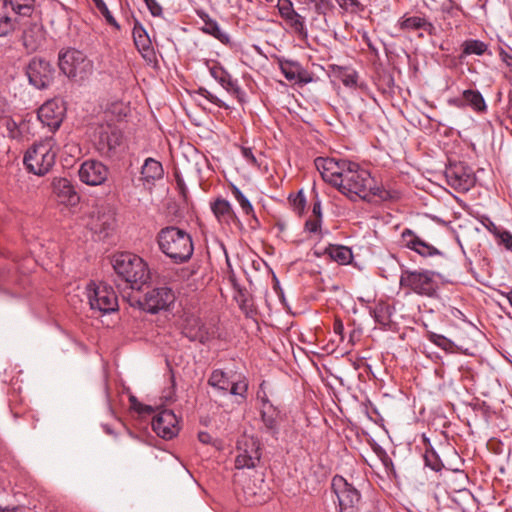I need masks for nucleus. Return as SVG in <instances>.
<instances>
[{
	"mask_svg": "<svg viewBox=\"0 0 512 512\" xmlns=\"http://www.w3.org/2000/svg\"><path fill=\"white\" fill-rule=\"evenodd\" d=\"M315 166L325 182L352 201L368 200L372 196L382 197L383 190L371 173L356 162L318 157Z\"/></svg>",
	"mask_w": 512,
	"mask_h": 512,
	"instance_id": "obj_1",
	"label": "nucleus"
},
{
	"mask_svg": "<svg viewBox=\"0 0 512 512\" xmlns=\"http://www.w3.org/2000/svg\"><path fill=\"white\" fill-rule=\"evenodd\" d=\"M157 243L160 251L176 264L187 262L194 252L192 236L176 226L162 228L157 234Z\"/></svg>",
	"mask_w": 512,
	"mask_h": 512,
	"instance_id": "obj_2",
	"label": "nucleus"
},
{
	"mask_svg": "<svg viewBox=\"0 0 512 512\" xmlns=\"http://www.w3.org/2000/svg\"><path fill=\"white\" fill-rule=\"evenodd\" d=\"M113 268L133 289H140L150 279L147 264L141 257L132 253L116 255L113 259Z\"/></svg>",
	"mask_w": 512,
	"mask_h": 512,
	"instance_id": "obj_3",
	"label": "nucleus"
},
{
	"mask_svg": "<svg viewBox=\"0 0 512 512\" xmlns=\"http://www.w3.org/2000/svg\"><path fill=\"white\" fill-rule=\"evenodd\" d=\"M53 138L34 143L25 153L23 162L27 170L37 176L47 174L55 164L56 151Z\"/></svg>",
	"mask_w": 512,
	"mask_h": 512,
	"instance_id": "obj_4",
	"label": "nucleus"
},
{
	"mask_svg": "<svg viewBox=\"0 0 512 512\" xmlns=\"http://www.w3.org/2000/svg\"><path fill=\"white\" fill-rule=\"evenodd\" d=\"M58 65L64 75L76 82L84 81L93 72V62L82 51L75 48L61 50L58 55Z\"/></svg>",
	"mask_w": 512,
	"mask_h": 512,
	"instance_id": "obj_5",
	"label": "nucleus"
},
{
	"mask_svg": "<svg viewBox=\"0 0 512 512\" xmlns=\"http://www.w3.org/2000/svg\"><path fill=\"white\" fill-rule=\"evenodd\" d=\"M399 282L402 288L415 294L433 297L440 287V274L430 270H403Z\"/></svg>",
	"mask_w": 512,
	"mask_h": 512,
	"instance_id": "obj_6",
	"label": "nucleus"
},
{
	"mask_svg": "<svg viewBox=\"0 0 512 512\" xmlns=\"http://www.w3.org/2000/svg\"><path fill=\"white\" fill-rule=\"evenodd\" d=\"M331 489L338 502V512H357L361 501L358 489L340 475L332 478Z\"/></svg>",
	"mask_w": 512,
	"mask_h": 512,
	"instance_id": "obj_7",
	"label": "nucleus"
},
{
	"mask_svg": "<svg viewBox=\"0 0 512 512\" xmlns=\"http://www.w3.org/2000/svg\"><path fill=\"white\" fill-rule=\"evenodd\" d=\"M86 290L92 310H97L102 314H108L117 310L118 300L111 286L105 283L91 282Z\"/></svg>",
	"mask_w": 512,
	"mask_h": 512,
	"instance_id": "obj_8",
	"label": "nucleus"
},
{
	"mask_svg": "<svg viewBox=\"0 0 512 512\" xmlns=\"http://www.w3.org/2000/svg\"><path fill=\"white\" fill-rule=\"evenodd\" d=\"M26 75L29 83L36 89H45L54 80L55 69L53 65L44 58L33 57L26 66Z\"/></svg>",
	"mask_w": 512,
	"mask_h": 512,
	"instance_id": "obj_9",
	"label": "nucleus"
},
{
	"mask_svg": "<svg viewBox=\"0 0 512 512\" xmlns=\"http://www.w3.org/2000/svg\"><path fill=\"white\" fill-rule=\"evenodd\" d=\"M237 451L238 454L235 458V467L237 469L255 468L260 461L259 444L252 437H243L238 441Z\"/></svg>",
	"mask_w": 512,
	"mask_h": 512,
	"instance_id": "obj_10",
	"label": "nucleus"
},
{
	"mask_svg": "<svg viewBox=\"0 0 512 512\" xmlns=\"http://www.w3.org/2000/svg\"><path fill=\"white\" fill-rule=\"evenodd\" d=\"M175 300L174 292L169 287H157L147 291L140 302L143 310L157 313L168 308Z\"/></svg>",
	"mask_w": 512,
	"mask_h": 512,
	"instance_id": "obj_11",
	"label": "nucleus"
},
{
	"mask_svg": "<svg viewBox=\"0 0 512 512\" xmlns=\"http://www.w3.org/2000/svg\"><path fill=\"white\" fill-rule=\"evenodd\" d=\"M152 429L159 437L170 440L180 431L179 419L172 410H161L152 419Z\"/></svg>",
	"mask_w": 512,
	"mask_h": 512,
	"instance_id": "obj_12",
	"label": "nucleus"
},
{
	"mask_svg": "<svg viewBox=\"0 0 512 512\" xmlns=\"http://www.w3.org/2000/svg\"><path fill=\"white\" fill-rule=\"evenodd\" d=\"M78 175L86 185L99 186L108 179L109 168L101 161L88 159L80 165Z\"/></svg>",
	"mask_w": 512,
	"mask_h": 512,
	"instance_id": "obj_13",
	"label": "nucleus"
},
{
	"mask_svg": "<svg viewBox=\"0 0 512 512\" xmlns=\"http://www.w3.org/2000/svg\"><path fill=\"white\" fill-rule=\"evenodd\" d=\"M37 117L44 126H47L51 131H55L62 123L64 107L59 100L46 101L38 109Z\"/></svg>",
	"mask_w": 512,
	"mask_h": 512,
	"instance_id": "obj_14",
	"label": "nucleus"
},
{
	"mask_svg": "<svg viewBox=\"0 0 512 512\" xmlns=\"http://www.w3.org/2000/svg\"><path fill=\"white\" fill-rule=\"evenodd\" d=\"M95 144L101 155L111 156L122 144V133L110 125L102 126Z\"/></svg>",
	"mask_w": 512,
	"mask_h": 512,
	"instance_id": "obj_15",
	"label": "nucleus"
},
{
	"mask_svg": "<svg viewBox=\"0 0 512 512\" xmlns=\"http://www.w3.org/2000/svg\"><path fill=\"white\" fill-rule=\"evenodd\" d=\"M445 177L447 183L459 192L468 191L474 184L471 172L461 164L447 168Z\"/></svg>",
	"mask_w": 512,
	"mask_h": 512,
	"instance_id": "obj_16",
	"label": "nucleus"
},
{
	"mask_svg": "<svg viewBox=\"0 0 512 512\" xmlns=\"http://www.w3.org/2000/svg\"><path fill=\"white\" fill-rule=\"evenodd\" d=\"M210 75L225 89L229 94L241 98L243 91L240 88L238 81L234 79L231 74L218 63H213L209 66Z\"/></svg>",
	"mask_w": 512,
	"mask_h": 512,
	"instance_id": "obj_17",
	"label": "nucleus"
},
{
	"mask_svg": "<svg viewBox=\"0 0 512 512\" xmlns=\"http://www.w3.org/2000/svg\"><path fill=\"white\" fill-rule=\"evenodd\" d=\"M402 244L409 248L410 250L415 251L419 255L423 257L441 255L442 253L433 245L422 240L418 235H416L412 230L405 229L402 234Z\"/></svg>",
	"mask_w": 512,
	"mask_h": 512,
	"instance_id": "obj_18",
	"label": "nucleus"
},
{
	"mask_svg": "<svg viewBox=\"0 0 512 512\" xmlns=\"http://www.w3.org/2000/svg\"><path fill=\"white\" fill-rule=\"evenodd\" d=\"M87 226L95 234H98L100 237H105L114 226V217L111 213L97 210L90 216Z\"/></svg>",
	"mask_w": 512,
	"mask_h": 512,
	"instance_id": "obj_19",
	"label": "nucleus"
},
{
	"mask_svg": "<svg viewBox=\"0 0 512 512\" xmlns=\"http://www.w3.org/2000/svg\"><path fill=\"white\" fill-rule=\"evenodd\" d=\"M132 34L137 50L145 59L151 60L154 57V50L150 37L140 22L134 24Z\"/></svg>",
	"mask_w": 512,
	"mask_h": 512,
	"instance_id": "obj_20",
	"label": "nucleus"
},
{
	"mask_svg": "<svg viewBox=\"0 0 512 512\" xmlns=\"http://www.w3.org/2000/svg\"><path fill=\"white\" fill-rule=\"evenodd\" d=\"M18 12L0 0V37L7 36L16 27Z\"/></svg>",
	"mask_w": 512,
	"mask_h": 512,
	"instance_id": "obj_21",
	"label": "nucleus"
},
{
	"mask_svg": "<svg viewBox=\"0 0 512 512\" xmlns=\"http://www.w3.org/2000/svg\"><path fill=\"white\" fill-rule=\"evenodd\" d=\"M211 210L221 224H231L237 220L236 214L230 202L223 198H217L211 203Z\"/></svg>",
	"mask_w": 512,
	"mask_h": 512,
	"instance_id": "obj_22",
	"label": "nucleus"
},
{
	"mask_svg": "<svg viewBox=\"0 0 512 512\" xmlns=\"http://www.w3.org/2000/svg\"><path fill=\"white\" fill-rule=\"evenodd\" d=\"M183 334L191 341L205 343L209 339V333L200 319L192 317L186 320L183 327Z\"/></svg>",
	"mask_w": 512,
	"mask_h": 512,
	"instance_id": "obj_23",
	"label": "nucleus"
},
{
	"mask_svg": "<svg viewBox=\"0 0 512 512\" xmlns=\"http://www.w3.org/2000/svg\"><path fill=\"white\" fill-rule=\"evenodd\" d=\"M323 255H327L331 260L340 265L350 264L353 259V253L349 247L336 244L328 245L324 249Z\"/></svg>",
	"mask_w": 512,
	"mask_h": 512,
	"instance_id": "obj_24",
	"label": "nucleus"
},
{
	"mask_svg": "<svg viewBox=\"0 0 512 512\" xmlns=\"http://www.w3.org/2000/svg\"><path fill=\"white\" fill-rule=\"evenodd\" d=\"M164 175V169L158 160L154 158H147L141 167V179L144 182H154L159 180Z\"/></svg>",
	"mask_w": 512,
	"mask_h": 512,
	"instance_id": "obj_25",
	"label": "nucleus"
},
{
	"mask_svg": "<svg viewBox=\"0 0 512 512\" xmlns=\"http://www.w3.org/2000/svg\"><path fill=\"white\" fill-rule=\"evenodd\" d=\"M53 191L62 202L75 203L78 200L77 193L66 178L55 179L53 181Z\"/></svg>",
	"mask_w": 512,
	"mask_h": 512,
	"instance_id": "obj_26",
	"label": "nucleus"
},
{
	"mask_svg": "<svg viewBox=\"0 0 512 512\" xmlns=\"http://www.w3.org/2000/svg\"><path fill=\"white\" fill-rule=\"evenodd\" d=\"M44 43V32L39 27H34L24 32L23 45L28 52L37 51Z\"/></svg>",
	"mask_w": 512,
	"mask_h": 512,
	"instance_id": "obj_27",
	"label": "nucleus"
},
{
	"mask_svg": "<svg viewBox=\"0 0 512 512\" xmlns=\"http://www.w3.org/2000/svg\"><path fill=\"white\" fill-rule=\"evenodd\" d=\"M286 25L291 29V31L297 35V37L306 41L308 38V30L306 27L305 17L300 15L297 11L291 14L289 17L284 19Z\"/></svg>",
	"mask_w": 512,
	"mask_h": 512,
	"instance_id": "obj_28",
	"label": "nucleus"
},
{
	"mask_svg": "<svg viewBox=\"0 0 512 512\" xmlns=\"http://www.w3.org/2000/svg\"><path fill=\"white\" fill-rule=\"evenodd\" d=\"M278 412L273 407L272 404H269V407L264 405L261 410V417L264 427L267 433H270L273 436L278 434V421H277Z\"/></svg>",
	"mask_w": 512,
	"mask_h": 512,
	"instance_id": "obj_29",
	"label": "nucleus"
},
{
	"mask_svg": "<svg viewBox=\"0 0 512 512\" xmlns=\"http://www.w3.org/2000/svg\"><path fill=\"white\" fill-rule=\"evenodd\" d=\"M463 99L466 105L470 106L475 112L484 113L487 105L483 95L478 90L467 89L463 91Z\"/></svg>",
	"mask_w": 512,
	"mask_h": 512,
	"instance_id": "obj_30",
	"label": "nucleus"
},
{
	"mask_svg": "<svg viewBox=\"0 0 512 512\" xmlns=\"http://www.w3.org/2000/svg\"><path fill=\"white\" fill-rule=\"evenodd\" d=\"M280 70L288 81H302V67L298 62L291 60H280Z\"/></svg>",
	"mask_w": 512,
	"mask_h": 512,
	"instance_id": "obj_31",
	"label": "nucleus"
},
{
	"mask_svg": "<svg viewBox=\"0 0 512 512\" xmlns=\"http://www.w3.org/2000/svg\"><path fill=\"white\" fill-rule=\"evenodd\" d=\"M485 53L492 54L488 49V44L481 40L468 39L462 43V56H482Z\"/></svg>",
	"mask_w": 512,
	"mask_h": 512,
	"instance_id": "obj_32",
	"label": "nucleus"
},
{
	"mask_svg": "<svg viewBox=\"0 0 512 512\" xmlns=\"http://www.w3.org/2000/svg\"><path fill=\"white\" fill-rule=\"evenodd\" d=\"M26 127L27 125L23 121L16 122L12 117L1 125V128L6 129L8 137L17 141H22L25 138Z\"/></svg>",
	"mask_w": 512,
	"mask_h": 512,
	"instance_id": "obj_33",
	"label": "nucleus"
},
{
	"mask_svg": "<svg viewBox=\"0 0 512 512\" xmlns=\"http://www.w3.org/2000/svg\"><path fill=\"white\" fill-rule=\"evenodd\" d=\"M202 19L204 20L203 32L212 35L222 43L226 44L230 41L229 35L221 29L217 21L210 19L207 14Z\"/></svg>",
	"mask_w": 512,
	"mask_h": 512,
	"instance_id": "obj_34",
	"label": "nucleus"
},
{
	"mask_svg": "<svg viewBox=\"0 0 512 512\" xmlns=\"http://www.w3.org/2000/svg\"><path fill=\"white\" fill-rule=\"evenodd\" d=\"M401 28L408 30L423 29L425 31H430L433 28V25L424 17L412 16L402 20Z\"/></svg>",
	"mask_w": 512,
	"mask_h": 512,
	"instance_id": "obj_35",
	"label": "nucleus"
},
{
	"mask_svg": "<svg viewBox=\"0 0 512 512\" xmlns=\"http://www.w3.org/2000/svg\"><path fill=\"white\" fill-rule=\"evenodd\" d=\"M428 339L430 342L435 344L437 347L441 348L442 350L453 353L458 349L457 345L447 337L441 334L437 333H430L428 336Z\"/></svg>",
	"mask_w": 512,
	"mask_h": 512,
	"instance_id": "obj_36",
	"label": "nucleus"
},
{
	"mask_svg": "<svg viewBox=\"0 0 512 512\" xmlns=\"http://www.w3.org/2000/svg\"><path fill=\"white\" fill-rule=\"evenodd\" d=\"M231 192L235 200L238 202L243 213L245 215H253L254 209L248 198L242 193V191L235 185L231 186Z\"/></svg>",
	"mask_w": 512,
	"mask_h": 512,
	"instance_id": "obj_37",
	"label": "nucleus"
},
{
	"mask_svg": "<svg viewBox=\"0 0 512 512\" xmlns=\"http://www.w3.org/2000/svg\"><path fill=\"white\" fill-rule=\"evenodd\" d=\"M209 385L219 390L227 391L230 385L229 379L222 370H214L208 380Z\"/></svg>",
	"mask_w": 512,
	"mask_h": 512,
	"instance_id": "obj_38",
	"label": "nucleus"
},
{
	"mask_svg": "<svg viewBox=\"0 0 512 512\" xmlns=\"http://www.w3.org/2000/svg\"><path fill=\"white\" fill-rule=\"evenodd\" d=\"M95 4L97 10L100 12V14L105 18L106 22L111 25L112 27L116 28L117 30L120 29V25L115 19V17L112 15L110 10L108 9L106 3L104 0H92Z\"/></svg>",
	"mask_w": 512,
	"mask_h": 512,
	"instance_id": "obj_39",
	"label": "nucleus"
},
{
	"mask_svg": "<svg viewBox=\"0 0 512 512\" xmlns=\"http://www.w3.org/2000/svg\"><path fill=\"white\" fill-rule=\"evenodd\" d=\"M424 460L426 466L430 467L434 471H440L442 468V462L434 450H427L424 454Z\"/></svg>",
	"mask_w": 512,
	"mask_h": 512,
	"instance_id": "obj_40",
	"label": "nucleus"
},
{
	"mask_svg": "<svg viewBox=\"0 0 512 512\" xmlns=\"http://www.w3.org/2000/svg\"><path fill=\"white\" fill-rule=\"evenodd\" d=\"M248 383L245 379H241L232 383L230 388V394L239 396L242 400L247 397Z\"/></svg>",
	"mask_w": 512,
	"mask_h": 512,
	"instance_id": "obj_41",
	"label": "nucleus"
},
{
	"mask_svg": "<svg viewBox=\"0 0 512 512\" xmlns=\"http://www.w3.org/2000/svg\"><path fill=\"white\" fill-rule=\"evenodd\" d=\"M305 4H312L318 14H325L331 7L330 0H302Z\"/></svg>",
	"mask_w": 512,
	"mask_h": 512,
	"instance_id": "obj_42",
	"label": "nucleus"
},
{
	"mask_svg": "<svg viewBox=\"0 0 512 512\" xmlns=\"http://www.w3.org/2000/svg\"><path fill=\"white\" fill-rule=\"evenodd\" d=\"M340 79L346 87H355L357 84V73L345 69L341 72Z\"/></svg>",
	"mask_w": 512,
	"mask_h": 512,
	"instance_id": "obj_43",
	"label": "nucleus"
},
{
	"mask_svg": "<svg viewBox=\"0 0 512 512\" xmlns=\"http://www.w3.org/2000/svg\"><path fill=\"white\" fill-rule=\"evenodd\" d=\"M149 10L150 14L153 17H162L163 16V8L158 3L157 0H143Z\"/></svg>",
	"mask_w": 512,
	"mask_h": 512,
	"instance_id": "obj_44",
	"label": "nucleus"
},
{
	"mask_svg": "<svg viewBox=\"0 0 512 512\" xmlns=\"http://www.w3.org/2000/svg\"><path fill=\"white\" fill-rule=\"evenodd\" d=\"M296 12L290 0H281L279 3V13L283 19H286L291 14Z\"/></svg>",
	"mask_w": 512,
	"mask_h": 512,
	"instance_id": "obj_45",
	"label": "nucleus"
},
{
	"mask_svg": "<svg viewBox=\"0 0 512 512\" xmlns=\"http://www.w3.org/2000/svg\"><path fill=\"white\" fill-rule=\"evenodd\" d=\"M290 200L293 203L295 211L301 213L304 210L306 200L302 191H299L295 196H293V198L290 197Z\"/></svg>",
	"mask_w": 512,
	"mask_h": 512,
	"instance_id": "obj_46",
	"label": "nucleus"
},
{
	"mask_svg": "<svg viewBox=\"0 0 512 512\" xmlns=\"http://www.w3.org/2000/svg\"><path fill=\"white\" fill-rule=\"evenodd\" d=\"M130 404L131 408L138 412L139 414L151 413L152 408L147 405L141 404L135 396H130Z\"/></svg>",
	"mask_w": 512,
	"mask_h": 512,
	"instance_id": "obj_47",
	"label": "nucleus"
},
{
	"mask_svg": "<svg viewBox=\"0 0 512 512\" xmlns=\"http://www.w3.org/2000/svg\"><path fill=\"white\" fill-rule=\"evenodd\" d=\"M322 219L319 218H310L305 223V230L309 233H317L321 229Z\"/></svg>",
	"mask_w": 512,
	"mask_h": 512,
	"instance_id": "obj_48",
	"label": "nucleus"
},
{
	"mask_svg": "<svg viewBox=\"0 0 512 512\" xmlns=\"http://www.w3.org/2000/svg\"><path fill=\"white\" fill-rule=\"evenodd\" d=\"M205 99H207L210 103L220 107V108H225V109H228L229 106L224 102L222 101L220 98H218L216 95H214L213 93L205 90V92L202 94Z\"/></svg>",
	"mask_w": 512,
	"mask_h": 512,
	"instance_id": "obj_49",
	"label": "nucleus"
},
{
	"mask_svg": "<svg viewBox=\"0 0 512 512\" xmlns=\"http://www.w3.org/2000/svg\"><path fill=\"white\" fill-rule=\"evenodd\" d=\"M496 237L500 239V242L507 248L512 247V234L506 230H500Z\"/></svg>",
	"mask_w": 512,
	"mask_h": 512,
	"instance_id": "obj_50",
	"label": "nucleus"
},
{
	"mask_svg": "<svg viewBox=\"0 0 512 512\" xmlns=\"http://www.w3.org/2000/svg\"><path fill=\"white\" fill-rule=\"evenodd\" d=\"M374 318L376 322L382 325H387L389 322L386 312L383 308L374 311Z\"/></svg>",
	"mask_w": 512,
	"mask_h": 512,
	"instance_id": "obj_51",
	"label": "nucleus"
},
{
	"mask_svg": "<svg viewBox=\"0 0 512 512\" xmlns=\"http://www.w3.org/2000/svg\"><path fill=\"white\" fill-rule=\"evenodd\" d=\"M241 154L247 162H249L250 164H253V165L256 164V158H255L251 148L242 147Z\"/></svg>",
	"mask_w": 512,
	"mask_h": 512,
	"instance_id": "obj_52",
	"label": "nucleus"
},
{
	"mask_svg": "<svg viewBox=\"0 0 512 512\" xmlns=\"http://www.w3.org/2000/svg\"><path fill=\"white\" fill-rule=\"evenodd\" d=\"M336 1H337L338 5L345 10L353 9L358 6L357 0H336Z\"/></svg>",
	"mask_w": 512,
	"mask_h": 512,
	"instance_id": "obj_53",
	"label": "nucleus"
},
{
	"mask_svg": "<svg viewBox=\"0 0 512 512\" xmlns=\"http://www.w3.org/2000/svg\"><path fill=\"white\" fill-rule=\"evenodd\" d=\"M499 56L501 60L507 65V67L512 68V55L506 52L504 49H501L499 52Z\"/></svg>",
	"mask_w": 512,
	"mask_h": 512,
	"instance_id": "obj_54",
	"label": "nucleus"
},
{
	"mask_svg": "<svg viewBox=\"0 0 512 512\" xmlns=\"http://www.w3.org/2000/svg\"><path fill=\"white\" fill-rule=\"evenodd\" d=\"M448 103H449V105L457 107V108H464L466 106V102L463 99V95L461 97L449 99Z\"/></svg>",
	"mask_w": 512,
	"mask_h": 512,
	"instance_id": "obj_55",
	"label": "nucleus"
},
{
	"mask_svg": "<svg viewBox=\"0 0 512 512\" xmlns=\"http://www.w3.org/2000/svg\"><path fill=\"white\" fill-rule=\"evenodd\" d=\"M312 214H313V217L322 219V208H321V202L319 200H317L313 204Z\"/></svg>",
	"mask_w": 512,
	"mask_h": 512,
	"instance_id": "obj_56",
	"label": "nucleus"
},
{
	"mask_svg": "<svg viewBox=\"0 0 512 512\" xmlns=\"http://www.w3.org/2000/svg\"><path fill=\"white\" fill-rule=\"evenodd\" d=\"M198 440L203 444H211L212 436L208 432H199Z\"/></svg>",
	"mask_w": 512,
	"mask_h": 512,
	"instance_id": "obj_57",
	"label": "nucleus"
},
{
	"mask_svg": "<svg viewBox=\"0 0 512 512\" xmlns=\"http://www.w3.org/2000/svg\"><path fill=\"white\" fill-rule=\"evenodd\" d=\"M487 223H485L486 228L496 236L498 232L501 230L498 226H496L491 220L487 219Z\"/></svg>",
	"mask_w": 512,
	"mask_h": 512,
	"instance_id": "obj_58",
	"label": "nucleus"
},
{
	"mask_svg": "<svg viewBox=\"0 0 512 512\" xmlns=\"http://www.w3.org/2000/svg\"><path fill=\"white\" fill-rule=\"evenodd\" d=\"M106 397H107V413L111 416V417H114L115 415V412L112 408V405L110 403V400H109V397H108V393L106 392Z\"/></svg>",
	"mask_w": 512,
	"mask_h": 512,
	"instance_id": "obj_59",
	"label": "nucleus"
},
{
	"mask_svg": "<svg viewBox=\"0 0 512 512\" xmlns=\"http://www.w3.org/2000/svg\"><path fill=\"white\" fill-rule=\"evenodd\" d=\"M343 329H344V327H343V324L341 322H335V324H334V331H335V333L342 334Z\"/></svg>",
	"mask_w": 512,
	"mask_h": 512,
	"instance_id": "obj_60",
	"label": "nucleus"
},
{
	"mask_svg": "<svg viewBox=\"0 0 512 512\" xmlns=\"http://www.w3.org/2000/svg\"><path fill=\"white\" fill-rule=\"evenodd\" d=\"M261 400H262V403H263L262 407L264 405H266V407H269V404H271L270 401L268 400V398L265 395L261 398Z\"/></svg>",
	"mask_w": 512,
	"mask_h": 512,
	"instance_id": "obj_61",
	"label": "nucleus"
},
{
	"mask_svg": "<svg viewBox=\"0 0 512 512\" xmlns=\"http://www.w3.org/2000/svg\"><path fill=\"white\" fill-rule=\"evenodd\" d=\"M103 428L107 434H113V431L108 425H103Z\"/></svg>",
	"mask_w": 512,
	"mask_h": 512,
	"instance_id": "obj_62",
	"label": "nucleus"
},
{
	"mask_svg": "<svg viewBox=\"0 0 512 512\" xmlns=\"http://www.w3.org/2000/svg\"><path fill=\"white\" fill-rule=\"evenodd\" d=\"M0 512H13V511L10 509H0Z\"/></svg>",
	"mask_w": 512,
	"mask_h": 512,
	"instance_id": "obj_63",
	"label": "nucleus"
},
{
	"mask_svg": "<svg viewBox=\"0 0 512 512\" xmlns=\"http://www.w3.org/2000/svg\"><path fill=\"white\" fill-rule=\"evenodd\" d=\"M509 73H510V79L512 81V67L510 68Z\"/></svg>",
	"mask_w": 512,
	"mask_h": 512,
	"instance_id": "obj_64",
	"label": "nucleus"
}]
</instances>
